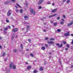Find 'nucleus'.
<instances>
[{
    "label": "nucleus",
    "mask_w": 73,
    "mask_h": 73,
    "mask_svg": "<svg viewBox=\"0 0 73 73\" xmlns=\"http://www.w3.org/2000/svg\"><path fill=\"white\" fill-rule=\"evenodd\" d=\"M48 37H46L45 38V40H48Z\"/></svg>",
    "instance_id": "obj_34"
},
{
    "label": "nucleus",
    "mask_w": 73,
    "mask_h": 73,
    "mask_svg": "<svg viewBox=\"0 0 73 73\" xmlns=\"http://www.w3.org/2000/svg\"><path fill=\"white\" fill-rule=\"evenodd\" d=\"M14 51H15V52H17V50H16V49Z\"/></svg>",
    "instance_id": "obj_47"
},
{
    "label": "nucleus",
    "mask_w": 73,
    "mask_h": 73,
    "mask_svg": "<svg viewBox=\"0 0 73 73\" xmlns=\"http://www.w3.org/2000/svg\"><path fill=\"white\" fill-rule=\"evenodd\" d=\"M47 43L48 44H52L54 43V42L52 41H50V42H48Z\"/></svg>",
    "instance_id": "obj_12"
},
{
    "label": "nucleus",
    "mask_w": 73,
    "mask_h": 73,
    "mask_svg": "<svg viewBox=\"0 0 73 73\" xmlns=\"http://www.w3.org/2000/svg\"><path fill=\"white\" fill-rule=\"evenodd\" d=\"M53 22L52 21H50V23H51V24H53Z\"/></svg>",
    "instance_id": "obj_45"
},
{
    "label": "nucleus",
    "mask_w": 73,
    "mask_h": 73,
    "mask_svg": "<svg viewBox=\"0 0 73 73\" xmlns=\"http://www.w3.org/2000/svg\"><path fill=\"white\" fill-rule=\"evenodd\" d=\"M12 26L13 27H15V26H13V25H12Z\"/></svg>",
    "instance_id": "obj_63"
},
{
    "label": "nucleus",
    "mask_w": 73,
    "mask_h": 73,
    "mask_svg": "<svg viewBox=\"0 0 73 73\" xmlns=\"http://www.w3.org/2000/svg\"><path fill=\"white\" fill-rule=\"evenodd\" d=\"M13 66V69H16V66L14 65V64L13 63H11L10 65V68L11 69L12 68V67Z\"/></svg>",
    "instance_id": "obj_1"
},
{
    "label": "nucleus",
    "mask_w": 73,
    "mask_h": 73,
    "mask_svg": "<svg viewBox=\"0 0 73 73\" xmlns=\"http://www.w3.org/2000/svg\"><path fill=\"white\" fill-rule=\"evenodd\" d=\"M59 63H60V64H61V61H59Z\"/></svg>",
    "instance_id": "obj_59"
},
{
    "label": "nucleus",
    "mask_w": 73,
    "mask_h": 73,
    "mask_svg": "<svg viewBox=\"0 0 73 73\" xmlns=\"http://www.w3.org/2000/svg\"><path fill=\"white\" fill-rule=\"evenodd\" d=\"M8 28L9 29H11V26H9L8 27Z\"/></svg>",
    "instance_id": "obj_48"
},
{
    "label": "nucleus",
    "mask_w": 73,
    "mask_h": 73,
    "mask_svg": "<svg viewBox=\"0 0 73 73\" xmlns=\"http://www.w3.org/2000/svg\"><path fill=\"white\" fill-rule=\"evenodd\" d=\"M61 20H62V21L60 22V24H61V25H62L64 23V21H65V20H64V19H62Z\"/></svg>",
    "instance_id": "obj_5"
},
{
    "label": "nucleus",
    "mask_w": 73,
    "mask_h": 73,
    "mask_svg": "<svg viewBox=\"0 0 73 73\" xmlns=\"http://www.w3.org/2000/svg\"><path fill=\"white\" fill-rule=\"evenodd\" d=\"M56 44L57 45V46H58V47L59 48H61L62 46V44H61L60 45V44L58 43Z\"/></svg>",
    "instance_id": "obj_8"
},
{
    "label": "nucleus",
    "mask_w": 73,
    "mask_h": 73,
    "mask_svg": "<svg viewBox=\"0 0 73 73\" xmlns=\"http://www.w3.org/2000/svg\"><path fill=\"white\" fill-rule=\"evenodd\" d=\"M57 31L58 32H61V30L60 29H58Z\"/></svg>",
    "instance_id": "obj_27"
},
{
    "label": "nucleus",
    "mask_w": 73,
    "mask_h": 73,
    "mask_svg": "<svg viewBox=\"0 0 73 73\" xmlns=\"http://www.w3.org/2000/svg\"><path fill=\"white\" fill-rule=\"evenodd\" d=\"M28 64V63L27 62L26 63V65H27V64Z\"/></svg>",
    "instance_id": "obj_58"
},
{
    "label": "nucleus",
    "mask_w": 73,
    "mask_h": 73,
    "mask_svg": "<svg viewBox=\"0 0 73 73\" xmlns=\"http://www.w3.org/2000/svg\"><path fill=\"white\" fill-rule=\"evenodd\" d=\"M71 36H73V34H71Z\"/></svg>",
    "instance_id": "obj_54"
},
{
    "label": "nucleus",
    "mask_w": 73,
    "mask_h": 73,
    "mask_svg": "<svg viewBox=\"0 0 73 73\" xmlns=\"http://www.w3.org/2000/svg\"><path fill=\"white\" fill-rule=\"evenodd\" d=\"M1 38H1V37L0 36V40H1Z\"/></svg>",
    "instance_id": "obj_60"
},
{
    "label": "nucleus",
    "mask_w": 73,
    "mask_h": 73,
    "mask_svg": "<svg viewBox=\"0 0 73 73\" xmlns=\"http://www.w3.org/2000/svg\"><path fill=\"white\" fill-rule=\"evenodd\" d=\"M0 31H3V29H0Z\"/></svg>",
    "instance_id": "obj_57"
},
{
    "label": "nucleus",
    "mask_w": 73,
    "mask_h": 73,
    "mask_svg": "<svg viewBox=\"0 0 73 73\" xmlns=\"http://www.w3.org/2000/svg\"><path fill=\"white\" fill-rule=\"evenodd\" d=\"M30 56H31V57H33V54H31Z\"/></svg>",
    "instance_id": "obj_31"
},
{
    "label": "nucleus",
    "mask_w": 73,
    "mask_h": 73,
    "mask_svg": "<svg viewBox=\"0 0 73 73\" xmlns=\"http://www.w3.org/2000/svg\"><path fill=\"white\" fill-rule=\"evenodd\" d=\"M11 1H13V2H15L16 1L15 0H11Z\"/></svg>",
    "instance_id": "obj_38"
},
{
    "label": "nucleus",
    "mask_w": 73,
    "mask_h": 73,
    "mask_svg": "<svg viewBox=\"0 0 73 73\" xmlns=\"http://www.w3.org/2000/svg\"><path fill=\"white\" fill-rule=\"evenodd\" d=\"M65 50H68V48H65Z\"/></svg>",
    "instance_id": "obj_41"
},
{
    "label": "nucleus",
    "mask_w": 73,
    "mask_h": 73,
    "mask_svg": "<svg viewBox=\"0 0 73 73\" xmlns=\"http://www.w3.org/2000/svg\"><path fill=\"white\" fill-rule=\"evenodd\" d=\"M42 49L43 50H45V47L44 46H42Z\"/></svg>",
    "instance_id": "obj_18"
},
{
    "label": "nucleus",
    "mask_w": 73,
    "mask_h": 73,
    "mask_svg": "<svg viewBox=\"0 0 73 73\" xmlns=\"http://www.w3.org/2000/svg\"><path fill=\"white\" fill-rule=\"evenodd\" d=\"M57 24H58V23L57 22L55 23H54V26H57Z\"/></svg>",
    "instance_id": "obj_17"
},
{
    "label": "nucleus",
    "mask_w": 73,
    "mask_h": 73,
    "mask_svg": "<svg viewBox=\"0 0 73 73\" xmlns=\"http://www.w3.org/2000/svg\"><path fill=\"white\" fill-rule=\"evenodd\" d=\"M21 48L22 49V48H23V44H21Z\"/></svg>",
    "instance_id": "obj_23"
},
{
    "label": "nucleus",
    "mask_w": 73,
    "mask_h": 73,
    "mask_svg": "<svg viewBox=\"0 0 73 73\" xmlns=\"http://www.w3.org/2000/svg\"><path fill=\"white\" fill-rule=\"evenodd\" d=\"M63 17H64V18H65V17H65V15H63Z\"/></svg>",
    "instance_id": "obj_43"
},
{
    "label": "nucleus",
    "mask_w": 73,
    "mask_h": 73,
    "mask_svg": "<svg viewBox=\"0 0 73 73\" xmlns=\"http://www.w3.org/2000/svg\"><path fill=\"white\" fill-rule=\"evenodd\" d=\"M7 59H5V60H4V61H7Z\"/></svg>",
    "instance_id": "obj_49"
},
{
    "label": "nucleus",
    "mask_w": 73,
    "mask_h": 73,
    "mask_svg": "<svg viewBox=\"0 0 73 73\" xmlns=\"http://www.w3.org/2000/svg\"><path fill=\"white\" fill-rule=\"evenodd\" d=\"M26 51H29V49H27Z\"/></svg>",
    "instance_id": "obj_62"
},
{
    "label": "nucleus",
    "mask_w": 73,
    "mask_h": 73,
    "mask_svg": "<svg viewBox=\"0 0 73 73\" xmlns=\"http://www.w3.org/2000/svg\"><path fill=\"white\" fill-rule=\"evenodd\" d=\"M64 1H66V0H63Z\"/></svg>",
    "instance_id": "obj_64"
},
{
    "label": "nucleus",
    "mask_w": 73,
    "mask_h": 73,
    "mask_svg": "<svg viewBox=\"0 0 73 73\" xmlns=\"http://www.w3.org/2000/svg\"><path fill=\"white\" fill-rule=\"evenodd\" d=\"M71 44H73V40L72 41Z\"/></svg>",
    "instance_id": "obj_44"
},
{
    "label": "nucleus",
    "mask_w": 73,
    "mask_h": 73,
    "mask_svg": "<svg viewBox=\"0 0 73 73\" xmlns=\"http://www.w3.org/2000/svg\"><path fill=\"white\" fill-rule=\"evenodd\" d=\"M73 24V21H72L70 23L67 25L68 27H70Z\"/></svg>",
    "instance_id": "obj_7"
},
{
    "label": "nucleus",
    "mask_w": 73,
    "mask_h": 73,
    "mask_svg": "<svg viewBox=\"0 0 73 73\" xmlns=\"http://www.w3.org/2000/svg\"><path fill=\"white\" fill-rule=\"evenodd\" d=\"M29 27L30 26H28L27 27V31H28V29H29Z\"/></svg>",
    "instance_id": "obj_21"
},
{
    "label": "nucleus",
    "mask_w": 73,
    "mask_h": 73,
    "mask_svg": "<svg viewBox=\"0 0 73 73\" xmlns=\"http://www.w3.org/2000/svg\"><path fill=\"white\" fill-rule=\"evenodd\" d=\"M5 56V53H3V54L2 55V56L3 57L4 56Z\"/></svg>",
    "instance_id": "obj_25"
},
{
    "label": "nucleus",
    "mask_w": 73,
    "mask_h": 73,
    "mask_svg": "<svg viewBox=\"0 0 73 73\" xmlns=\"http://www.w3.org/2000/svg\"><path fill=\"white\" fill-rule=\"evenodd\" d=\"M62 43L63 44H65L66 43V42L65 41H64L62 42Z\"/></svg>",
    "instance_id": "obj_24"
},
{
    "label": "nucleus",
    "mask_w": 73,
    "mask_h": 73,
    "mask_svg": "<svg viewBox=\"0 0 73 73\" xmlns=\"http://www.w3.org/2000/svg\"><path fill=\"white\" fill-rule=\"evenodd\" d=\"M6 23H8L9 22V20H8V19H7L6 20Z\"/></svg>",
    "instance_id": "obj_26"
},
{
    "label": "nucleus",
    "mask_w": 73,
    "mask_h": 73,
    "mask_svg": "<svg viewBox=\"0 0 73 73\" xmlns=\"http://www.w3.org/2000/svg\"><path fill=\"white\" fill-rule=\"evenodd\" d=\"M14 37H15V35H13L12 36V38L13 40L14 39Z\"/></svg>",
    "instance_id": "obj_22"
},
{
    "label": "nucleus",
    "mask_w": 73,
    "mask_h": 73,
    "mask_svg": "<svg viewBox=\"0 0 73 73\" xmlns=\"http://www.w3.org/2000/svg\"><path fill=\"white\" fill-rule=\"evenodd\" d=\"M67 48H69V45L67 44Z\"/></svg>",
    "instance_id": "obj_35"
},
{
    "label": "nucleus",
    "mask_w": 73,
    "mask_h": 73,
    "mask_svg": "<svg viewBox=\"0 0 73 73\" xmlns=\"http://www.w3.org/2000/svg\"><path fill=\"white\" fill-rule=\"evenodd\" d=\"M1 48H2V47L0 45V49H1Z\"/></svg>",
    "instance_id": "obj_50"
},
{
    "label": "nucleus",
    "mask_w": 73,
    "mask_h": 73,
    "mask_svg": "<svg viewBox=\"0 0 73 73\" xmlns=\"http://www.w3.org/2000/svg\"><path fill=\"white\" fill-rule=\"evenodd\" d=\"M16 11L17 12V13H18V10L17 9H16Z\"/></svg>",
    "instance_id": "obj_46"
},
{
    "label": "nucleus",
    "mask_w": 73,
    "mask_h": 73,
    "mask_svg": "<svg viewBox=\"0 0 73 73\" xmlns=\"http://www.w3.org/2000/svg\"><path fill=\"white\" fill-rule=\"evenodd\" d=\"M9 2H8V1H5V4L6 5H8V4H9Z\"/></svg>",
    "instance_id": "obj_15"
},
{
    "label": "nucleus",
    "mask_w": 73,
    "mask_h": 73,
    "mask_svg": "<svg viewBox=\"0 0 73 73\" xmlns=\"http://www.w3.org/2000/svg\"><path fill=\"white\" fill-rule=\"evenodd\" d=\"M41 6H39L38 7V9H41Z\"/></svg>",
    "instance_id": "obj_32"
},
{
    "label": "nucleus",
    "mask_w": 73,
    "mask_h": 73,
    "mask_svg": "<svg viewBox=\"0 0 73 73\" xmlns=\"http://www.w3.org/2000/svg\"><path fill=\"white\" fill-rule=\"evenodd\" d=\"M23 11V9H21L20 11V13H22V12Z\"/></svg>",
    "instance_id": "obj_36"
},
{
    "label": "nucleus",
    "mask_w": 73,
    "mask_h": 73,
    "mask_svg": "<svg viewBox=\"0 0 73 73\" xmlns=\"http://www.w3.org/2000/svg\"><path fill=\"white\" fill-rule=\"evenodd\" d=\"M70 2V1L68 0L67 1V3H69Z\"/></svg>",
    "instance_id": "obj_33"
},
{
    "label": "nucleus",
    "mask_w": 73,
    "mask_h": 73,
    "mask_svg": "<svg viewBox=\"0 0 73 73\" xmlns=\"http://www.w3.org/2000/svg\"><path fill=\"white\" fill-rule=\"evenodd\" d=\"M49 54H52V52H50L49 53Z\"/></svg>",
    "instance_id": "obj_56"
},
{
    "label": "nucleus",
    "mask_w": 73,
    "mask_h": 73,
    "mask_svg": "<svg viewBox=\"0 0 73 73\" xmlns=\"http://www.w3.org/2000/svg\"><path fill=\"white\" fill-rule=\"evenodd\" d=\"M67 33H65L64 34V36H66V37H67V36H69L70 35V31L67 32Z\"/></svg>",
    "instance_id": "obj_4"
},
{
    "label": "nucleus",
    "mask_w": 73,
    "mask_h": 73,
    "mask_svg": "<svg viewBox=\"0 0 73 73\" xmlns=\"http://www.w3.org/2000/svg\"><path fill=\"white\" fill-rule=\"evenodd\" d=\"M34 73H37V71L36 70H34L33 72Z\"/></svg>",
    "instance_id": "obj_28"
},
{
    "label": "nucleus",
    "mask_w": 73,
    "mask_h": 73,
    "mask_svg": "<svg viewBox=\"0 0 73 73\" xmlns=\"http://www.w3.org/2000/svg\"><path fill=\"white\" fill-rule=\"evenodd\" d=\"M24 18H25V20H27L28 19L29 17L28 16L25 15V16H24Z\"/></svg>",
    "instance_id": "obj_10"
},
{
    "label": "nucleus",
    "mask_w": 73,
    "mask_h": 73,
    "mask_svg": "<svg viewBox=\"0 0 73 73\" xmlns=\"http://www.w3.org/2000/svg\"><path fill=\"white\" fill-rule=\"evenodd\" d=\"M8 30V27H6L4 29V31H7Z\"/></svg>",
    "instance_id": "obj_29"
},
{
    "label": "nucleus",
    "mask_w": 73,
    "mask_h": 73,
    "mask_svg": "<svg viewBox=\"0 0 73 73\" xmlns=\"http://www.w3.org/2000/svg\"><path fill=\"white\" fill-rule=\"evenodd\" d=\"M17 6H18L20 8H21V6L20 5H18V4H17Z\"/></svg>",
    "instance_id": "obj_30"
},
{
    "label": "nucleus",
    "mask_w": 73,
    "mask_h": 73,
    "mask_svg": "<svg viewBox=\"0 0 73 73\" xmlns=\"http://www.w3.org/2000/svg\"><path fill=\"white\" fill-rule=\"evenodd\" d=\"M71 68H73V65H72V66H71Z\"/></svg>",
    "instance_id": "obj_61"
},
{
    "label": "nucleus",
    "mask_w": 73,
    "mask_h": 73,
    "mask_svg": "<svg viewBox=\"0 0 73 73\" xmlns=\"http://www.w3.org/2000/svg\"><path fill=\"white\" fill-rule=\"evenodd\" d=\"M17 37H18V36H15V38H17Z\"/></svg>",
    "instance_id": "obj_53"
},
{
    "label": "nucleus",
    "mask_w": 73,
    "mask_h": 73,
    "mask_svg": "<svg viewBox=\"0 0 73 73\" xmlns=\"http://www.w3.org/2000/svg\"><path fill=\"white\" fill-rule=\"evenodd\" d=\"M40 69L41 71H42V70H44V69H43V68L42 67L40 68Z\"/></svg>",
    "instance_id": "obj_19"
},
{
    "label": "nucleus",
    "mask_w": 73,
    "mask_h": 73,
    "mask_svg": "<svg viewBox=\"0 0 73 73\" xmlns=\"http://www.w3.org/2000/svg\"><path fill=\"white\" fill-rule=\"evenodd\" d=\"M56 15V14H54L52 15H50L49 16V18H51V17H53L54 16H55Z\"/></svg>",
    "instance_id": "obj_11"
},
{
    "label": "nucleus",
    "mask_w": 73,
    "mask_h": 73,
    "mask_svg": "<svg viewBox=\"0 0 73 73\" xmlns=\"http://www.w3.org/2000/svg\"><path fill=\"white\" fill-rule=\"evenodd\" d=\"M11 14H12V11L11 10H9L7 13V16H9L11 15Z\"/></svg>",
    "instance_id": "obj_3"
},
{
    "label": "nucleus",
    "mask_w": 73,
    "mask_h": 73,
    "mask_svg": "<svg viewBox=\"0 0 73 73\" xmlns=\"http://www.w3.org/2000/svg\"><path fill=\"white\" fill-rule=\"evenodd\" d=\"M30 12L32 14H35V9H32V8H30Z\"/></svg>",
    "instance_id": "obj_2"
},
{
    "label": "nucleus",
    "mask_w": 73,
    "mask_h": 73,
    "mask_svg": "<svg viewBox=\"0 0 73 73\" xmlns=\"http://www.w3.org/2000/svg\"><path fill=\"white\" fill-rule=\"evenodd\" d=\"M48 4H50L51 3H50L48 2Z\"/></svg>",
    "instance_id": "obj_55"
},
{
    "label": "nucleus",
    "mask_w": 73,
    "mask_h": 73,
    "mask_svg": "<svg viewBox=\"0 0 73 73\" xmlns=\"http://www.w3.org/2000/svg\"><path fill=\"white\" fill-rule=\"evenodd\" d=\"M43 31L44 32H46V29L43 30Z\"/></svg>",
    "instance_id": "obj_39"
},
{
    "label": "nucleus",
    "mask_w": 73,
    "mask_h": 73,
    "mask_svg": "<svg viewBox=\"0 0 73 73\" xmlns=\"http://www.w3.org/2000/svg\"><path fill=\"white\" fill-rule=\"evenodd\" d=\"M45 46H46V47H48V45H47V44H45Z\"/></svg>",
    "instance_id": "obj_40"
},
{
    "label": "nucleus",
    "mask_w": 73,
    "mask_h": 73,
    "mask_svg": "<svg viewBox=\"0 0 73 73\" xmlns=\"http://www.w3.org/2000/svg\"><path fill=\"white\" fill-rule=\"evenodd\" d=\"M44 1V0H40L39 2L38 3V4L40 5L41 4L42 2Z\"/></svg>",
    "instance_id": "obj_9"
},
{
    "label": "nucleus",
    "mask_w": 73,
    "mask_h": 73,
    "mask_svg": "<svg viewBox=\"0 0 73 73\" xmlns=\"http://www.w3.org/2000/svg\"><path fill=\"white\" fill-rule=\"evenodd\" d=\"M19 29L18 28H15L13 29V32H15L18 31Z\"/></svg>",
    "instance_id": "obj_6"
},
{
    "label": "nucleus",
    "mask_w": 73,
    "mask_h": 73,
    "mask_svg": "<svg viewBox=\"0 0 73 73\" xmlns=\"http://www.w3.org/2000/svg\"><path fill=\"white\" fill-rule=\"evenodd\" d=\"M3 32L4 33H7V32L5 31H4Z\"/></svg>",
    "instance_id": "obj_51"
},
{
    "label": "nucleus",
    "mask_w": 73,
    "mask_h": 73,
    "mask_svg": "<svg viewBox=\"0 0 73 73\" xmlns=\"http://www.w3.org/2000/svg\"><path fill=\"white\" fill-rule=\"evenodd\" d=\"M6 70L7 72L6 73H10V70H8L6 68Z\"/></svg>",
    "instance_id": "obj_14"
},
{
    "label": "nucleus",
    "mask_w": 73,
    "mask_h": 73,
    "mask_svg": "<svg viewBox=\"0 0 73 73\" xmlns=\"http://www.w3.org/2000/svg\"><path fill=\"white\" fill-rule=\"evenodd\" d=\"M28 41H29V42H30V43L31 42V39H29Z\"/></svg>",
    "instance_id": "obj_37"
},
{
    "label": "nucleus",
    "mask_w": 73,
    "mask_h": 73,
    "mask_svg": "<svg viewBox=\"0 0 73 73\" xmlns=\"http://www.w3.org/2000/svg\"><path fill=\"white\" fill-rule=\"evenodd\" d=\"M31 68V66H29L27 67V70H29V69H30Z\"/></svg>",
    "instance_id": "obj_16"
},
{
    "label": "nucleus",
    "mask_w": 73,
    "mask_h": 73,
    "mask_svg": "<svg viewBox=\"0 0 73 73\" xmlns=\"http://www.w3.org/2000/svg\"><path fill=\"white\" fill-rule=\"evenodd\" d=\"M52 5H53V6H54V4L52 3Z\"/></svg>",
    "instance_id": "obj_52"
},
{
    "label": "nucleus",
    "mask_w": 73,
    "mask_h": 73,
    "mask_svg": "<svg viewBox=\"0 0 73 73\" xmlns=\"http://www.w3.org/2000/svg\"><path fill=\"white\" fill-rule=\"evenodd\" d=\"M57 20H60V17H58L57 18Z\"/></svg>",
    "instance_id": "obj_42"
},
{
    "label": "nucleus",
    "mask_w": 73,
    "mask_h": 73,
    "mask_svg": "<svg viewBox=\"0 0 73 73\" xmlns=\"http://www.w3.org/2000/svg\"><path fill=\"white\" fill-rule=\"evenodd\" d=\"M50 41H52V40H54V39L52 38H50Z\"/></svg>",
    "instance_id": "obj_20"
},
{
    "label": "nucleus",
    "mask_w": 73,
    "mask_h": 73,
    "mask_svg": "<svg viewBox=\"0 0 73 73\" xmlns=\"http://www.w3.org/2000/svg\"><path fill=\"white\" fill-rule=\"evenodd\" d=\"M57 9H54V10L52 11L51 12L53 13V12H56V11H57Z\"/></svg>",
    "instance_id": "obj_13"
}]
</instances>
